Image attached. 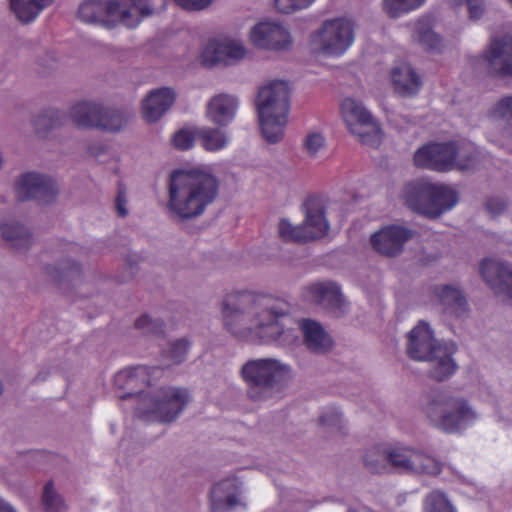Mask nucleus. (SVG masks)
<instances>
[{
	"label": "nucleus",
	"instance_id": "13d9d810",
	"mask_svg": "<svg viewBox=\"0 0 512 512\" xmlns=\"http://www.w3.org/2000/svg\"><path fill=\"white\" fill-rule=\"evenodd\" d=\"M337 510L338 512H358L355 508L344 503H339L337 506Z\"/></svg>",
	"mask_w": 512,
	"mask_h": 512
},
{
	"label": "nucleus",
	"instance_id": "ddd939ff",
	"mask_svg": "<svg viewBox=\"0 0 512 512\" xmlns=\"http://www.w3.org/2000/svg\"><path fill=\"white\" fill-rule=\"evenodd\" d=\"M456 156V143H430L415 152L414 164L438 172L449 171L454 168Z\"/></svg>",
	"mask_w": 512,
	"mask_h": 512
},
{
	"label": "nucleus",
	"instance_id": "f257e3e1",
	"mask_svg": "<svg viewBox=\"0 0 512 512\" xmlns=\"http://www.w3.org/2000/svg\"><path fill=\"white\" fill-rule=\"evenodd\" d=\"M290 313V304L283 298L269 294L240 292L228 295L222 303L224 327L237 337L255 335L262 343L290 346L296 331L284 320Z\"/></svg>",
	"mask_w": 512,
	"mask_h": 512
},
{
	"label": "nucleus",
	"instance_id": "c9c22d12",
	"mask_svg": "<svg viewBox=\"0 0 512 512\" xmlns=\"http://www.w3.org/2000/svg\"><path fill=\"white\" fill-rule=\"evenodd\" d=\"M0 231L3 239L17 250H26L32 243L31 233L18 222L2 224Z\"/></svg>",
	"mask_w": 512,
	"mask_h": 512
},
{
	"label": "nucleus",
	"instance_id": "9b49d317",
	"mask_svg": "<svg viewBox=\"0 0 512 512\" xmlns=\"http://www.w3.org/2000/svg\"><path fill=\"white\" fill-rule=\"evenodd\" d=\"M109 12L113 19L129 28L136 27L143 17L163 9L166 0H109Z\"/></svg>",
	"mask_w": 512,
	"mask_h": 512
},
{
	"label": "nucleus",
	"instance_id": "de8ad7c7",
	"mask_svg": "<svg viewBox=\"0 0 512 512\" xmlns=\"http://www.w3.org/2000/svg\"><path fill=\"white\" fill-rule=\"evenodd\" d=\"M321 426L326 427L330 431L343 433L344 424L342 414L336 408L326 409L319 418Z\"/></svg>",
	"mask_w": 512,
	"mask_h": 512
},
{
	"label": "nucleus",
	"instance_id": "a18cd8bd",
	"mask_svg": "<svg viewBox=\"0 0 512 512\" xmlns=\"http://www.w3.org/2000/svg\"><path fill=\"white\" fill-rule=\"evenodd\" d=\"M190 343L186 339H178L168 343L163 349V357L172 364L178 365L186 360Z\"/></svg>",
	"mask_w": 512,
	"mask_h": 512
},
{
	"label": "nucleus",
	"instance_id": "8fccbe9b",
	"mask_svg": "<svg viewBox=\"0 0 512 512\" xmlns=\"http://www.w3.org/2000/svg\"><path fill=\"white\" fill-rule=\"evenodd\" d=\"M315 0H274L276 10L282 14H292L308 8Z\"/></svg>",
	"mask_w": 512,
	"mask_h": 512
},
{
	"label": "nucleus",
	"instance_id": "7ed1b4c3",
	"mask_svg": "<svg viewBox=\"0 0 512 512\" xmlns=\"http://www.w3.org/2000/svg\"><path fill=\"white\" fill-rule=\"evenodd\" d=\"M247 398L262 403L279 396L291 375V367L277 358H251L240 368Z\"/></svg>",
	"mask_w": 512,
	"mask_h": 512
},
{
	"label": "nucleus",
	"instance_id": "b1692460",
	"mask_svg": "<svg viewBox=\"0 0 512 512\" xmlns=\"http://www.w3.org/2000/svg\"><path fill=\"white\" fill-rule=\"evenodd\" d=\"M411 39L427 53L440 54L445 48L443 37L434 31L428 17H422L414 23Z\"/></svg>",
	"mask_w": 512,
	"mask_h": 512
},
{
	"label": "nucleus",
	"instance_id": "4be33fe9",
	"mask_svg": "<svg viewBox=\"0 0 512 512\" xmlns=\"http://www.w3.org/2000/svg\"><path fill=\"white\" fill-rule=\"evenodd\" d=\"M455 350L453 345L444 343L442 346L436 347V351L424 360L430 364L427 373L431 379L442 382L456 372L458 366L452 357Z\"/></svg>",
	"mask_w": 512,
	"mask_h": 512
},
{
	"label": "nucleus",
	"instance_id": "393cba45",
	"mask_svg": "<svg viewBox=\"0 0 512 512\" xmlns=\"http://www.w3.org/2000/svg\"><path fill=\"white\" fill-rule=\"evenodd\" d=\"M238 100L230 94L213 96L207 104L206 115L218 127L227 126L235 117Z\"/></svg>",
	"mask_w": 512,
	"mask_h": 512
},
{
	"label": "nucleus",
	"instance_id": "39448f33",
	"mask_svg": "<svg viewBox=\"0 0 512 512\" xmlns=\"http://www.w3.org/2000/svg\"><path fill=\"white\" fill-rule=\"evenodd\" d=\"M256 108L261 132L270 144L280 142L284 137L289 111V87L284 81H273L260 88Z\"/></svg>",
	"mask_w": 512,
	"mask_h": 512
},
{
	"label": "nucleus",
	"instance_id": "09e8293b",
	"mask_svg": "<svg viewBox=\"0 0 512 512\" xmlns=\"http://www.w3.org/2000/svg\"><path fill=\"white\" fill-rule=\"evenodd\" d=\"M457 156L454 167L463 170L472 166L476 159V149L472 145H457Z\"/></svg>",
	"mask_w": 512,
	"mask_h": 512
},
{
	"label": "nucleus",
	"instance_id": "ea45409f",
	"mask_svg": "<svg viewBox=\"0 0 512 512\" xmlns=\"http://www.w3.org/2000/svg\"><path fill=\"white\" fill-rule=\"evenodd\" d=\"M215 57L212 59L208 58V55L211 51V47H207L204 51L203 57L204 61H210L211 65H214L221 61V56H226L230 59L239 60L245 56V48L241 43L238 42H228L224 44H220L214 49Z\"/></svg>",
	"mask_w": 512,
	"mask_h": 512
},
{
	"label": "nucleus",
	"instance_id": "2eb2a0df",
	"mask_svg": "<svg viewBox=\"0 0 512 512\" xmlns=\"http://www.w3.org/2000/svg\"><path fill=\"white\" fill-rule=\"evenodd\" d=\"M489 74L499 77H512V37L504 35L491 39L484 52Z\"/></svg>",
	"mask_w": 512,
	"mask_h": 512
},
{
	"label": "nucleus",
	"instance_id": "3c124183",
	"mask_svg": "<svg viewBox=\"0 0 512 512\" xmlns=\"http://www.w3.org/2000/svg\"><path fill=\"white\" fill-rule=\"evenodd\" d=\"M196 140V129H181L177 131L173 136V144L179 150H188L192 148Z\"/></svg>",
	"mask_w": 512,
	"mask_h": 512
},
{
	"label": "nucleus",
	"instance_id": "052dcab7",
	"mask_svg": "<svg viewBox=\"0 0 512 512\" xmlns=\"http://www.w3.org/2000/svg\"><path fill=\"white\" fill-rule=\"evenodd\" d=\"M447 4H449L452 7H460L462 6L467 0H445Z\"/></svg>",
	"mask_w": 512,
	"mask_h": 512
},
{
	"label": "nucleus",
	"instance_id": "423d86ee",
	"mask_svg": "<svg viewBox=\"0 0 512 512\" xmlns=\"http://www.w3.org/2000/svg\"><path fill=\"white\" fill-rule=\"evenodd\" d=\"M190 401L189 392L179 387H163L153 394L140 395L137 414L146 420L174 422Z\"/></svg>",
	"mask_w": 512,
	"mask_h": 512
},
{
	"label": "nucleus",
	"instance_id": "603ef678",
	"mask_svg": "<svg viewBox=\"0 0 512 512\" xmlns=\"http://www.w3.org/2000/svg\"><path fill=\"white\" fill-rule=\"evenodd\" d=\"M325 145V139L320 133H311L309 134L305 141L304 146L307 153L314 157L318 153L320 149H322Z\"/></svg>",
	"mask_w": 512,
	"mask_h": 512
},
{
	"label": "nucleus",
	"instance_id": "c03bdc74",
	"mask_svg": "<svg viewBox=\"0 0 512 512\" xmlns=\"http://www.w3.org/2000/svg\"><path fill=\"white\" fill-rule=\"evenodd\" d=\"M279 237L285 242H308L306 230L303 225L293 226L288 220L281 219L278 224Z\"/></svg>",
	"mask_w": 512,
	"mask_h": 512
},
{
	"label": "nucleus",
	"instance_id": "6e6d98bb",
	"mask_svg": "<svg viewBox=\"0 0 512 512\" xmlns=\"http://www.w3.org/2000/svg\"><path fill=\"white\" fill-rule=\"evenodd\" d=\"M127 196L123 185H119L118 193L115 199V207L120 217H126L128 215V209L126 208Z\"/></svg>",
	"mask_w": 512,
	"mask_h": 512
},
{
	"label": "nucleus",
	"instance_id": "864d4df0",
	"mask_svg": "<svg viewBox=\"0 0 512 512\" xmlns=\"http://www.w3.org/2000/svg\"><path fill=\"white\" fill-rule=\"evenodd\" d=\"M484 205L491 216H498L506 210L508 203L504 198L494 196L488 198Z\"/></svg>",
	"mask_w": 512,
	"mask_h": 512
},
{
	"label": "nucleus",
	"instance_id": "20e7f679",
	"mask_svg": "<svg viewBox=\"0 0 512 512\" xmlns=\"http://www.w3.org/2000/svg\"><path fill=\"white\" fill-rule=\"evenodd\" d=\"M422 411L434 427L445 433L461 432L477 418L466 398L447 390L427 393Z\"/></svg>",
	"mask_w": 512,
	"mask_h": 512
},
{
	"label": "nucleus",
	"instance_id": "a19ab883",
	"mask_svg": "<svg viewBox=\"0 0 512 512\" xmlns=\"http://www.w3.org/2000/svg\"><path fill=\"white\" fill-rule=\"evenodd\" d=\"M426 0H383V11L392 19L418 9Z\"/></svg>",
	"mask_w": 512,
	"mask_h": 512
},
{
	"label": "nucleus",
	"instance_id": "4c0bfd02",
	"mask_svg": "<svg viewBox=\"0 0 512 512\" xmlns=\"http://www.w3.org/2000/svg\"><path fill=\"white\" fill-rule=\"evenodd\" d=\"M443 470V463L422 450L415 449L410 474L438 476Z\"/></svg>",
	"mask_w": 512,
	"mask_h": 512
},
{
	"label": "nucleus",
	"instance_id": "cd10ccee",
	"mask_svg": "<svg viewBox=\"0 0 512 512\" xmlns=\"http://www.w3.org/2000/svg\"><path fill=\"white\" fill-rule=\"evenodd\" d=\"M391 79L395 92L403 97L416 95L422 85L420 76L407 63L394 67L391 71Z\"/></svg>",
	"mask_w": 512,
	"mask_h": 512
},
{
	"label": "nucleus",
	"instance_id": "4d7b16f0",
	"mask_svg": "<svg viewBox=\"0 0 512 512\" xmlns=\"http://www.w3.org/2000/svg\"><path fill=\"white\" fill-rule=\"evenodd\" d=\"M212 0H175V2L188 11H199L210 5Z\"/></svg>",
	"mask_w": 512,
	"mask_h": 512
},
{
	"label": "nucleus",
	"instance_id": "c756f323",
	"mask_svg": "<svg viewBox=\"0 0 512 512\" xmlns=\"http://www.w3.org/2000/svg\"><path fill=\"white\" fill-rule=\"evenodd\" d=\"M80 20L91 24H100L106 27H113L118 24L117 19L110 16L109 5L103 0H86L80 4L78 9Z\"/></svg>",
	"mask_w": 512,
	"mask_h": 512
},
{
	"label": "nucleus",
	"instance_id": "9d476101",
	"mask_svg": "<svg viewBox=\"0 0 512 512\" xmlns=\"http://www.w3.org/2000/svg\"><path fill=\"white\" fill-rule=\"evenodd\" d=\"M15 192L20 201L35 200L40 204H48L56 199L58 187L47 175L27 172L21 174L16 180Z\"/></svg>",
	"mask_w": 512,
	"mask_h": 512
},
{
	"label": "nucleus",
	"instance_id": "0eeeda50",
	"mask_svg": "<svg viewBox=\"0 0 512 512\" xmlns=\"http://www.w3.org/2000/svg\"><path fill=\"white\" fill-rule=\"evenodd\" d=\"M69 115L78 127L96 128L108 132L120 131L129 119V116L123 112L91 101L76 103L71 107Z\"/></svg>",
	"mask_w": 512,
	"mask_h": 512
},
{
	"label": "nucleus",
	"instance_id": "5fc2aeb1",
	"mask_svg": "<svg viewBox=\"0 0 512 512\" xmlns=\"http://www.w3.org/2000/svg\"><path fill=\"white\" fill-rule=\"evenodd\" d=\"M465 4L467 5L468 17L470 20L477 21L485 14V0H467Z\"/></svg>",
	"mask_w": 512,
	"mask_h": 512
},
{
	"label": "nucleus",
	"instance_id": "2f4dec72",
	"mask_svg": "<svg viewBox=\"0 0 512 512\" xmlns=\"http://www.w3.org/2000/svg\"><path fill=\"white\" fill-rule=\"evenodd\" d=\"M489 119L502 137L512 139V94L501 97L491 108Z\"/></svg>",
	"mask_w": 512,
	"mask_h": 512
},
{
	"label": "nucleus",
	"instance_id": "f8f14e48",
	"mask_svg": "<svg viewBox=\"0 0 512 512\" xmlns=\"http://www.w3.org/2000/svg\"><path fill=\"white\" fill-rule=\"evenodd\" d=\"M480 273L493 291L505 303H512V266L504 261L488 258L480 264Z\"/></svg>",
	"mask_w": 512,
	"mask_h": 512
},
{
	"label": "nucleus",
	"instance_id": "f03ea898",
	"mask_svg": "<svg viewBox=\"0 0 512 512\" xmlns=\"http://www.w3.org/2000/svg\"><path fill=\"white\" fill-rule=\"evenodd\" d=\"M220 182L203 169L173 170L168 179L167 209L177 222H186L204 214L219 194Z\"/></svg>",
	"mask_w": 512,
	"mask_h": 512
},
{
	"label": "nucleus",
	"instance_id": "1a4fd4ad",
	"mask_svg": "<svg viewBox=\"0 0 512 512\" xmlns=\"http://www.w3.org/2000/svg\"><path fill=\"white\" fill-rule=\"evenodd\" d=\"M354 26L346 18H335L324 21L315 35V43L321 51L328 55H341L353 43Z\"/></svg>",
	"mask_w": 512,
	"mask_h": 512
},
{
	"label": "nucleus",
	"instance_id": "5701e85b",
	"mask_svg": "<svg viewBox=\"0 0 512 512\" xmlns=\"http://www.w3.org/2000/svg\"><path fill=\"white\" fill-rule=\"evenodd\" d=\"M175 98L174 90L169 87L150 91L142 102L143 118L149 123L158 121L173 105Z\"/></svg>",
	"mask_w": 512,
	"mask_h": 512
},
{
	"label": "nucleus",
	"instance_id": "dca6fc26",
	"mask_svg": "<svg viewBox=\"0 0 512 512\" xmlns=\"http://www.w3.org/2000/svg\"><path fill=\"white\" fill-rule=\"evenodd\" d=\"M158 367H147L138 365L119 371L114 376V385L117 389L124 390L125 393L119 394L122 400L140 395L143 388L151 385L152 376L159 374Z\"/></svg>",
	"mask_w": 512,
	"mask_h": 512
},
{
	"label": "nucleus",
	"instance_id": "6ab92c4d",
	"mask_svg": "<svg viewBox=\"0 0 512 512\" xmlns=\"http://www.w3.org/2000/svg\"><path fill=\"white\" fill-rule=\"evenodd\" d=\"M443 344L434 338L428 324L420 322L408 333L407 354L413 360L424 361Z\"/></svg>",
	"mask_w": 512,
	"mask_h": 512
},
{
	"label": "nucleus",
	"instance_id": "c85d7f7f",
	"mask_svg": "<svg viewBox=\"0 0 512 512\" xmlns=\"http://www.w3.org/2000/svg\"><path fill=\"white\" fill-rule=\"evenodd\" d=\"M300 328L304 336V344L309 351L315 354H324L331 349L332 339L318 322L303 319L300 322Z\"/></svg>",
	"mask_w": 512,
	"mask_h": 512
},
{
	"label": "nucleus",
	"instance_id": "37998d69",
	"mask_svg": "<svg viewBox=\"0 0 512 512\" xmlns=\"http://www.w3.org/2000/svg\"><path fill=\"white\" fill-rule=\"evenodd\" d=\"M42 505L45 512H64L67 510L63 497L56 491L52 481L47 482L44 486Z\"/></svg>",
	"mask_w": 512,
	"mask_h": 512
},
{
	"label": "nucleus",
	"instance_id": "72a5a7b5",
	"mask_svg": "<svg viewBox=\"0 0 512 512\" xmlns=\"http://www.w3.org/2000/svg\"><path fill=\"white\" fill-rule=\"evenodd\" d=\"M414 450L413 447L401 444L387 445L389 473L395 471L410 474Z\"/></svg>",
	"mask_w": 512,
	"mask_h": 512
},
{
	"label": "nucleus",
	"instance_id": "bb28decb",
	"mask_svg": "<svg viewBox=\"0 0 512 512\" xmlns=\"http://www.w3.org/2000/svg\"><path fill=\"white\" fill-rule=\"evenodd\" d=\"M434 182L420 178L407 183L403 189L406 205L413 211L423 215L427 202L430 201Z\"/></svg>",
	"mask_w": 512,
	"mask_h": 512
},
{
	"label": "nucleus",
	"instance_id": "7c9ffc66",
	"mask_svg": "<svg viewBox=\"0 0 512 512\" xmlns=\"http://www.w3.org/2000/svg\"><path fill=\"white\" fill-rule=\"evenodd\" d=\"M444 313L458 319L465 318L469 312L466 298L460 290L444 285L436 288Z\"/></svg>",
	"mask_w": 512,
	"mask_h": 512
},
{
	"label": "nucleus",
	"instance_id": "412c9836",
	"mask_svg": "<svg viewBox=\"0 0 512 512\" xmlns=\"http://www.w3.org/2000/svg\"><path fill=\"white\" fill-rule=\"evenodd\" d=\"M309 291L313 299L333 317H341L347 312L348 305L336 284L315 283L309 287Z\"/></svg>",
	"mask_w": 512,
	"mask_h": 512
},
{
	"label": "nucleus",
	"instance_id": "bf43d9fd",
	"mask_svg": "<svg viewBox=\"0 0 512 512\" xmlns=\"http://www.w3.org/2000/svg\"><path fill=\"white\" fill-rule=\"evenodd\" d=\"M0 512H15L14 509L3 500L0 499Z\"/></svg>",
	"mask_w": 512,
	"mask_h": 512
},
{
	"label": "nucleus",
	"instance_id": "f704fd0d",
	"mask_svg": "<svg viewBox=\"0 0 512 512\" xmlns=\"http://www.w3.org/2000/svg\"><path fill=\"white\" fill-rule=\"evenodd\" d=\"M54 0H10V6L22 23H30L47 7L52 5Z\"/></svg>",
	"mask_w": 512,
	"mask_h": 512
},
{
	"label": "nucleus",
	"instance_id": "a211bd4d",
	"mask_svg": "<svg viewBox=\"0 0 512 512\" xmlns=\"http://www.w3.org/2000/svg\"><path fill=\"white\" fill-rule=\"evenodd\" d=\"M305 227L308 241L323 238L329 232L330 225L326 219V207L324 201L318 197H309L303 204Z\"/></svg>",
	"mask_w": 512,
	"mask_h": 512
},
{
	"label": "nucleus",
	"instance_id": "f3484780",
	"mask_svg": "<svg viewBox=\"0 0 512 512\" xmlns=\"http://www.w3.org/2000/svg\"><path fill=\"white\" fill-rule=\"evenodd\" d=\"M250 40L258 48L283 50L291 44L288 30L276 22H260L250 31Z\"/></svg>",
	"mask_w": 512,
	"mask_h": 512
},
{
	"label": "nucleus",
	"instance_id": "aec40b11",
	"mask_svg": "<svg viewBox=\"0 0 512 512\" xmlns=\"http://www.w3.org/2000/svg\"><path fill=\"white\" fill-rule=\"evenodd\" d=\"M241 483L237 478H227L216 483L211 490V512H229L243 505Z\"/></svg>",
	"mask_w": 512,
	"mask_h": 512
},
{
	"label": "nucleus",
	"instance_id": "6e6552de",
	"mask_svg": "<svg viewBox=\"0 0 512 512\" xmlns=\"http://www.w3.org/2000/svg\"><path fill=\"white\" fill-rule=\"evenodd\" d=\"M341 111L349 131L358 137L361 143L372 147L380 144V125L360 101L353 98L344 99Z\"/></svg>",
	"mask_w": 512,
	"mask_h": 512
},
{
	"label": "nucleus",
	"instance_id": "58836bf2",
	"mask_svg": "<svg viewBox=\"0 0 512 512\" xmlns=\"http://www.w3.org/2000/svg\"><path fill=\"white\" fill-rule=\"evenodd\" d=\"M197 141L207 151H218L228 145L227 134L219 128L201 127L196 129Z\"/></svg>",
	"mask_w": 512,
	"mask_h": 512
},
{
	"label": "nucleus",
	"instance_id": "a878e982",
	"mask_svg": "<svg viewBox=\"0 0 512 512\" xmlns=\"http://www.w3.org/2000/svg\"><path fill=\"white\" fill-rule=\"evenodd\" d=\"M457 202L458 195L453 188L445 184L434 183L430 201L426 204L428 208H425L423 215L430 219H436L451 210Z\"/></svg>",
	"mask_w": 512,
	"mask_h": 512
},
{
	"label": "nucleus",
	"instance_id": "e433bc0d",
	"mask_svg": "<svg viewBox=\"0 0 512 512\" xmlns=\"http://www.w3.org/2000/svg\"><path fill=\"white\" fill-rule=\"evenodd\" d=\"M363 464L367 471L372 474L389 473L387 445L368 448L363 455Z\"/></svg>",
	"mask_w": 512,
	"mask_h": 512
},
{
	"label": "nucleus",
	"instance_id": "473e14b6",
	"mask_svg": "<svg viewBox=\"0 0 512 512\" xmlns=\"http://www.w3.org/2000/svg\"><path fill=\"white\" fill-rule=\"evenodd\" d=\"M45 271L61 287L78 282L82 273L80 264L70 258L63 259L57 265L46 266Z\"/></svg>",
	"mask_w": 512,
	"mask_h": 512
},
{
	"label": "nucleus",
	"instance_id": "79ce46f5",
	"mask_svg": "<svg viewBox=\"0 0 512 512\" xmlns=\"http://www.w3.org/2000/svg\"><path fill=\"white\" fill-rule=\"evenodd\" d=\"M424 512H457L447 495L439 490L430 492L424 499Z\"/></svg>",
	"mask_w": 512,
	"mask_h": 512
},
{
	"label": "nucleus",
	"instance_id": "49530a36",
	"mask_svg": "<svg viewBox=\"0 0 512 512\" xmlns=\"http://www.w3.org/2000/svg\"><path fill=\"white\" fill-rule=\"evenodd\" d=\"M135 327L143 334L160 336L164 331V323L160 319L151 318L149 315H142L135 321Z\"/></svg>",
	"mask_w": 512,
	"mask_h": 512
},
{
	"label": "nucleus",
	"instance_id": "4468645a",
	"mask_svg": "<svg viewBox=\"0 0 512 512\" xmlns=\"http://www.w3.org/2000/svg\"><path fill=\"white\" fill-rule=\"evenodd\" d=\"M416 235V231L401 225H387L370 237L372 248L386 257H396L404 245Z\"/></svg>",
	"mask_w": 512,
	"mask_h": 512
}]
</instances>
